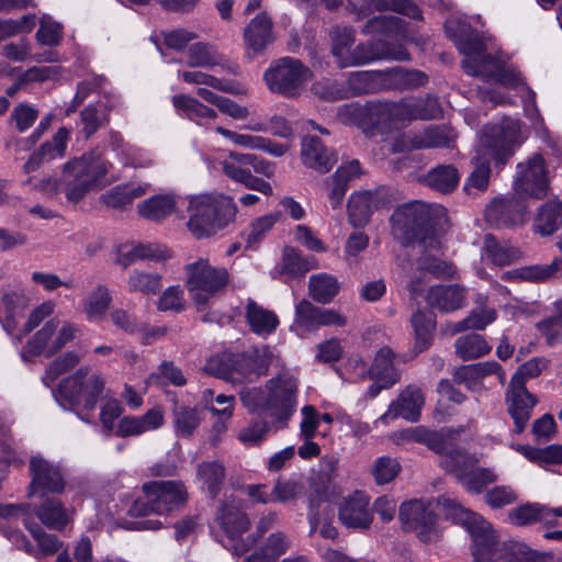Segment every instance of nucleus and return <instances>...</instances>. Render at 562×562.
<instances>
[{
	"mask_svg": "<svg viewBox=\"0 0 562 562\" xmlns=\"http://www.w3.org/2000/svg\"><path fill=\"white\" fill-rule=\"evenodd\" d=\"M442 505L451 519L470 532L474 562H538L537 554L527 546L512 541L501 543L488 521L457 501L443 498Z\"/></svg>",
	"mask_w": 562,
	"mask_h": 562,
	"instance_id": "obj_1",
	"label": "nucleus"
},
{
	"mask_svg": "<svg viewBox=\"0 0 562 562\" xmlns=\"http://www.w3.org/2000/svg\"><path fill=\"white\" fill-rule=\"evenodd\" d=\"M520 144L519 121L506 117L499 123L486 125L476 146L472 159L474 168L464 183V191L468 194L484 192L491 178L490 161L504 166Z\"/></svg>",
	"mask_w": 562,
	"mask_h": 562,
	"instance_id": "obj_2",
	"label": "nucleus"
},
{
	"mask_svg": "<svg viewBox=\"0 0 562 562\" xmlns=\"http://www.w3.org/2000/svg\"><path fill=\"white\" fill-rule=\"evenodd\" d=\"M296 381L289 374H279L266 383V389L246 387L239 392L243 405L251 413L265 414L285 423L296 406Z\"/></svg>",
	"mask_w": 562,
	"mask_h": 562,
	"instance_id": "obj_3",
	"label": "nucleus"
},
{
	"mask_svg": "<svg viewBox=\"0 0 562 562\" xmlns=\"http://www.w3.org/2000/svg\"><path fill=\"white\" fill-rule=\"evenodd\" d=\"M187 228L196 239L215 235L235 220L237 207L231 196L202 193L188 199Z\"/></svg>",
	"mask_w": 562,
	"mask_h": 562,
	"instance_id": "obj_4",
	"label": "nucleus"
},
{
	"mask_svg": "<svg viewBox=\"0 0 562 562\" xmlns=\"http://www.w3.org/2000/svg\"><path fill=\"white\" fill-rule=\"evenodd\" d=\"M111 164L94 151L75 157L63 166V182L69 202H80L89 192L99 191L112 181L108 178Z\"/></svg>",
	"mask_w": 562,
	"mask_h": 562,
	"instance_id": "obj_5",
	"label": "nucleus"
},
{
	"mask_svg": "<svg viewBox=\"0 0 562 562\" xmlns=\"http://www.w3.org/2000/svg\"><path fill=\"white\" fill-rule=\"evenodd\" d=\"M104 389V378L98 372H91L89 366H82L61 380L55 397L65 408H82L86 412H92Z\"/></svg>",
	"mask_w": 562,
	"mask_h": 562,
	"instance_id": "obj_6",
	"label": "nucleus"
},
{
	"mask_svg": "<svg viewBox=\"0 0 562 562\" xmlns=\"http://www.w3.org/2000/svg\"><path fill=\"white\" fill-rule=\"evenodd\" d=\"M443 212L442 206L418 201L402 205L391 216L392 234L395 238L413 245L425 234H436L432 229L434 216Z\"/></svg>",
	"mask_w": 562,
	"mask_h": 562,
	"instance_id": "obj_7",
	"label": "nucleus"
},
{
	"mask_svg": "<svg viewBox=\"0 0 562 562\" xmlns=\"http://www.w3.org/2000/svg\"><path fill=\"white\" fill-rule=\"evenodd\" d=\"M188 291L198 305H204L209 300L225 290L229 281L225 268L214 267L206 259H199L186 267Z\"/></svg>",
	"mask_w": 562,
	"mask_h": 562,
	"instance_id": "obj_8",
	"label": "nucleus"
},
{
	"mask_svg": "<svg viewBox=\"0 0 562 562\" xmlns=\"http://www.w3.org/2000/svg\"><path fill=\"white\" fill-rule=\"evenodd\" d=\"M312 72L300 60L283 57L263 74L268 89L288 98L299 97L311 79Z\"/></svg>",
	"mask_w": 562,
	"mask_h": 562,
	"instance_id": "obj_9",
	"label": "nucleus"
},
{
	"mask_svg": "<svg viewBox=\"0 0 562 562\" xmlns=\"http://www.w3.org/2000/svg\"><path fill=\"white\" fill-rule=\"evenodd\" d=\"M143 491L148 498L144 509L135 504L132 508L134 514L148 515L155 513L164 515L182 507L188 501V491L181 481H154L145 483Z\"/></svg>",
	"mask_w": 562,
	"mask_h": 562,
	"instance_id": "obj_10",
	"label": "nucleus"
},
{
	"mask_svg": "<svg viewBox=\"0 0 562 562\" xmlns=\"http://www.w3.org/2000/svg\"><path fill=\"white\" fill-rule=\"evenodd\" d=\"M79 333V325L53 317L27 341L26 351L31 356L46 355L50 357L76 339Z\"/></svg>",
	"mask_w": 562,
	"mask_h": 562,
	"instance_id": "obj_11",
	"label": "nucleus"
},
{
	"mask_svg": "<svg viewBox=\"0 0 562 562\" xmlns=\"http://www.w3.org/2000/svg\"><path fill=\"white\" fill-rule=\"evenodd\" d=\"M31 482L29 496L46 494H63L66 488V473L58 464L37 453L29 462Z\"/></svg>",
	"mask_w": 562,
	"mask_h": 562,
	"instance_id": "obj_12",
	"label": "nucleus"
},
{
	"mask_svg": "<svg viewBox=\"0 0 562 562\" xmlns=\"http://www.w3.org/2000/svg\"><path fill=\"white\" fill-rule=\"evenodd\" d=\"M514 191L521 198L544 199L549 192L547 168L541 155L533 154L518 164Z\"/></svg>",
	"mask_w": 562,
	"mask_h": 562,
	"instance_id": "obj_13",
	"label": "nucleus"
},
{
	"mask_svg": "<svg viewBox=\"0 0 562 562\" xmlns=\"http://www.w3.org/2000/svg\"><path fill=\"white\" fill-rule=\"evenodd\" d=\"M418 257L416 268L418 271L428 272L437 279L449 280L456 278L457 268L452 262L437 256L441 249V241L436 234H425L417 243L412 245Z\"/></svg>",
	"mask_w": 562,
	"mask_h": 562,
	"instance_id": "obj_14",
	"label": "nucleus"
},
{
	"mask_svg": "<svg viewBox=\"0 0 562 562\" xmlns=\"http://www.w3.org/2000/svg\"><path fill=\"white\" fill-rule=\"evenodd\" d=\"M337 119L345 125H356L363 131L391 124L390 102L348 103L338 106Z\"/></svg>",
	"mask_w": 562,
	"mask_h": 562,
	"instance_id": "obj_15",
	"label": "nucleus"
},
{
	"mask_svg": "<svg viewBox=\"0 0 562 562\" xmlns=\"http://www.w3.org/2000/svg\"><path fill=\"white\" fill-rule=\"evenodd\" d=\"M398 518L403 528L416 532L422 541H431L437 537L436 515L428 502L414 499L403 503L398 510Z\"/></svg>",
	"mask_w": 562,
	"mask_h": 562,
	"instance_id": "obj_16",
	"label": "nucleus"
},
{
	"mask_svg": "<svg viewBox=\"0 0 562 562\" xmlns=\"http://www.w3.org/2000/svg\"><path fill=\"white\" fill-rule=\"evenodd\" d=\"M346 324L347 318L336 310L315 306L304 299L295 306L292 328H296L301 334H307L315 333L323 326L344 327Z\"/></svg>",
	"mask_w": 562,
	"mask_h": 562,
	"instance_id": "obj_17",
	"label": "nucleus"
},
{
	"mask_svg": "<svg viewBox=\"0 0 562 562\" xmlns=\"http://www.w3.org/2000/svg\"><path fill=\"white\" fill-rule=\"evenodd\" d=\"M273 360L274 355L269 346L234 353V383H251L266 375Z\"/></svg>",
	"mask_w": 562,
	"mask_h": 562,
	"instance_id": "obj_18",
	"label": "nucleus"
},
{
	"mask_svg": "<svg viewBox=\"0 0 562 562\" xmlns=\"http://www.w3.org/2000/svg\"><path fill=\"white\" fill-rule=\"evenodd\" d=\"M526 198L516 194L495 198L485 209L486 221L497 227L524 224L528 218Z\"/></svg>",
	"mask_w": 562,
	"mask_h": 562,
	"instance_id": "obj_19",
	"label": "nucleus"
},
{
	"mask_svg": "<svg viewBox=\"0 0 562 562\" xmlns=\"http://www.w3.org/2000/svg\"><path fill=\"white\" fill-rule=\"evenodd\" d=\"M442 115L439 101L435 97L403 99L390 102L391 124L412 120H435Z\"/></svg>",
	"mask_w": 562,
	"mask_h": 562,
	"instance_id": "obj_20",
	"label": "nucleus"
},
{
	"mask_svg": "<svg viewBox=\"0 0 562 562\" xmlns=\"http://www.w3.org/2000/svg\"><path fill=\"white\" fill-rule=\"evenodd\" d=\"M506 403L508 414L514 420L515 432H522L531 418L532 409L537 405L538 398L516 379L514 384L509 383L506 392Z\"/></svg>",
	"mask_w": 562,
	"mask_h": 562,
	"instance_id": "obj_21",
	"label": "nucleus"
},
{
	"mask_svg": "<svg viewBox=\"0 0 562 562\" xmlns=\"http://www.w3.org/2000/svg\"><path fill=\"white\" fill-rule=\"evenodd\" d=\"M338 517L340 522L347 528L369 529L373 521L370 497L363 492H353L340 504Z\"/></svg>",
	"mask_w": 562,
	"mask_h": 562,
	"instance_id": "obj_22",
	"label": "nucleus"
},
{
	"mask_svg": "<svg viewBox=\"0 0 562 562\" xmlns=\"http://www.w3.org/2000/svg\"><path fill=\"white\" fill-rule=\"evenodd\" d=\"M459 52L465 56L462 68L472 76H481V70L490 65L494 57L486 54L483 40L479 34L470 33L456 38Z\"/></svg>",
	"mask_w": 562,
	"mask_h": 562,
	"instance_id": "obj_23",
	"label": "nucleus"
},
{
	"mask_svg": "<svg viewBox=\"0 0 562 562\" xmlns=\"http://www.w3.org/2000/svg\"><path fill=\"white\" fill-rule=\"evenodd\" d=\"M425 405L423 391L416 385L406 386L396 401H393L387 411L380 417L382 422L403 417L404 419L416 423L420 417V411Z\"/></svg>",
	"mask_w": 562,
	"mask_h": 562,
	"instance_id": "obj_24",
	"label": "nucleus"
},
{
	"mask_svg": "<svg viewBox=\"0 0 562 562\" xmlns=\"http://www.w3.org/2000/svg\"><path fill=\"white\" fill-rule=\"evenodd\" d=\"M493 373L498 375L501 384L505 383V372L496 361L460 366L453 371L452 376L456 383L464 384L471 392H479L483 389L484 378Z\"/></svg>",
	"mask_w": 562,
	"mask_h": 562,
	"instance_id": "obj_25",
	"label": "nucleus"
},
{
	"mask_svg": "<svg viewBox=\"0 0 562 562\" xmlns=\"http://www.w3.org/2000/svg\"><path fill=\"white\" fill-rule=\"evenodd\" d=\"M376 59H408V53L402 46L390 47L382 43L368 42L357 45L350 53L348 59H345L346 67L359 66L371 63Z\"/></svg>",
	"mask_w": 562,
	"mask_h": 562,
	"instance_id": "obj_26",
	"label": "nucleus"
},
{
	"mask_svg": "<svg viewBox=\"0 0 562 562\" xmlns=\"http://www.w3.org/2000/svg\"><path fill=\"white\" fill-rule=\"evenodd\" d=\"M562 518V507H548L539 503H527L508 512V520L512 525L524 527L535 522L547 526H555L557 519Z\"/></svg>",
	"mask_w": 562,
	"mask_h": 562,
	"instance_id": "obj_27",
	"label": "nucleus"
},
{
	"mask_svg": "<svg viewBox=\"0 0 562 562\" xmlns=\"http://www.w3.org/2000/svg\"><path fill=\"white\" fill-rule=\"evenodd\" d=\"M301 159L305 167L319 173L328 172L336 164V155L317 136L307 135L301 143Z\"/></svg>",
	"mask_w": 562,
	"mask_h": 562,
	"instance_id": "obj_28",
	"label": "nucleus"
},
{
	"mask_svg": "<svg viewBox=\"0 0 562 562\" xmlns=\"http://www.w3.org/2000/svg\"><path fill=\"white\" fill-rule=\"evenodd\" d=\"M468 290L460 284H440L431 286L427 294V303L443 313L461 310L467 305Z\"/></svg>",
	"mask_w": 562,
	"mask_h": 562,
	"instance_id": "obj_29",
	"label": "nucleus"
},
{
	"mask_svg": "<svg viewBox=\"0 0 562 562\" xmlns=\"http://www.w3.org/2000/svg\"><path fill=\"white\" fill-rule=\"evenodd\" d=\"M349 97L376 93L389 89L387 70L355 71L347 79Z\"/></svg>",
	"mask_w": 562,
	"mask_h": 562,
	"instance_id": "obj_30",
	"label": "nucleus"
},
{
	"mask_svg": "<svg viewBox=\"0 0 562 562\" xmlns=\"http://www.w3.org/2000/svg\"><path fill=\"white\" fill-rule=\"evenodd\" d=\"M291 546L292 540L288 533L282 530L273 531L248 555L247 562H276L291 549Z\"/></svg>",
	"mask_w": 562,
	"mask_h": 562,
	"instance_id": "obj_31",
	"label": "nucleus"
},
{
	"mask_svg": "<svg viewBox=\"0 0 562 562\" xmlns=\"http://www.w3.org/2000/svg\"><path fill=\"white\" fill-rule=\"evenodd\" d=\"M35 514L48 529L61 531L71 522L74 510L67 509L58 498L46 496Z\"/></svg>",
	"mask_w": 562,
	"mask_h": 562,
	"instance_id": "obj_32",
	"label": "nucleus"
},
{
	"mask_svg": "<svg viewBox=\"0 0 562 562\" xmlns=\"http://www.w3.org/2000/svg\"><path fill=\"white\" fill-rule=\"evenodd\" d=\"M164 424L160 408H151L140 417L125 416L119 420L115 435L119 437L138 436L159 428Z\"/></svg>",
	"mask_w": 562,
	"mask_h": 562,
	"instance_id": "obj_33",
	"label": "nucleus"
},
{
	"mask_svg": "<svg viewBox=\"0 0 562 562\" xmlns=\"http://www.w3.org/2000/svg\"><path fill=\"white\" fill-rule=\"evenodd\" d=\"M272 26V21L266 13L254 18L244 32L248 48L258 54L273 43L274 34Z\"/></svg>",
	"mask_w": 562,
	"mask_h": 562,
	"instance_id": "obj_34",
	"label": "nucleus"
},
{
	"mask_svg": "<svg viewBox=\"0 0 562 562\" xmlns=\"http://www.w3.org/2000/svg\"><path fill=\"white\" fill-rule=\"evenodd\" d=\"M203 413L198 406L176 402L172 408V425L175 434L180 438H190L200 427Z\"/></svg>",
	"mask_w": 562,
	"mask_h": 562,
	"instance_id": "obj_35",
	"label": "nucleus"
},
{
	"mask_svg": "<svg viewBox=\"0 0 562 562\" xmlns=\"http://www.w3.org/2000/svg\"><path fill=\"white\" fill-rule=\"evenodd\" d=\"M172 104L178 112L199 125L207 126L217 117L216 112L188 94H176Z\"/></svg>",
	"mask_w": 562,
	"mask_h": 562,
	"instance_id": "obj_36",
	"label": "nucleus"
},
{
	"mask_svg": "<svg viewBox=\"0 0 562 562\" xmlns=\"http://www.w3.org/2000/svg\"><path fill=\"white\" fill-rule=\"evenodd\" d=\"M246 321L251 331L260 337H268L279 325V318L274 312L263 308L251 300L246 305Z\"/></svg>",
	"mask_w": 562,
	"mask_h": 562,
	"instance_id": "obj_37",
	"label": "nucleus"
},
{
	"mask_svg": "<svg viewBox=\"0 0 562 562\" xmlns=\"http://www.w3.org/2000/svg\"><path fill=\"white\" fill-rule=\"evenodd\" d=\"M454 137L452 131L446 126L432 125L408 136V142L414 149L449 147Z\"/></svg>",
	"mask_w": 562,
	"mask_h": 562,
	"instance_id": "obj_38",
	"label": "nucleus"
},
{
	"mask_svg": "<svg viewBox=\"0 0 562 562\" xmlns=\"http://www.w3.org/2000/svg\"><path fill=\"white\" fill-rule=\"evenodd\" d=\"M396 356L389 347H382L375 355L368 373L372 380L384 381L385 386H392L400 380L395 369Z\"/></svg>",
	"mask_w": 562,
	"mask_h": 562,
	"instance_id": "obj_39",
	"label": "nucleus"
},
{
	"mask_svg": "<svg viewBox=\"0 0 562 562\" xmlns=\"http://www.w3.org/2000/svg\"><path fill=\"white\" fill-rule=\"evenodd\" d=\"M216 519L226 536L234 540L240 537L250 526L248 515L236 506L223 504Z\"/></svg>",
	"mask_w": 562,
	"mask_h": 562,
	"instance_id": "obj_40",
	"label": "nucleus"
},
{
	"mask_svg": "<svg viewBox=\"0 0 562 562\" xmlns=\"http://www.w3.org/2000/svg\"><path fill=\"white\" fill-rule=\"evenodd\" d=\"M376 204L378 198L371 192L364 191L351 194L347 205L351 224L353 226L366 225L376 209Z\"/></svg>",
	"mask_w": 562,
	"mask_h": 562,
	"instance_id": "obj_41",
	"label": "nucleus"
},
{
	"mask_svg": "<svg viewBox=\"0 0 562 562\" xmlns=\"http://www.w3.org/2000/svg\"><path fill=\"white\" fill-rule=\"evenodd\" d=\"M177 201L173 194H158L137 205L138 214L149 221L159 222L171 215L176 210Z\"/></svg>",
	"mask_w": 562,
	"mask_h": 562,
	"instance_id": "obj_42",
	"label": "nucleus"
},
{
	"mask_svg": "<svg viewBox=\"0 0 562 562\" xmlns=\"http://www.w3.org/2000/svg\"><path fill=\"white\" fill-rule=\"evenodd\" d=\"M460 175L453 165H438L424 177V183L440 193H450L459 183Z\"/></svg>",
	"mask_w": 562,
	"mask_h": 562,
	"instance_id": "obj_43",
	"label": "nucleus"
},
{
	"mask_svg": "<svg viewBox=\"0 0 562 562\" xmlns=\"http://www.w3.org/2000/svg\"><path fill=\"white\" fill-rule=\"evenodd\" d=\"M562 225V202L551 200L544 203L535 217L533 228L537 233L549 236Z\"/></svg>",
	"mask_w": 562,
	"mask_h": 562,
	"instance_id": "obj_44",
	"label": "nucleus"
},
{
	"mask_svg": "<svg viewBox=\"0 0 562 562\" xmlns=\"http://www.w3.org/2000/svg\"><path fill=\"white\" fill-rule=\"evenodd\" d=\"M340 290L336 277L328 273L312 274L308 281V294L317 303H330Z\"/></svg>",
	"mask_w": 562,
	"mask_h": 562,
	"instance_id": "obj_45",
	"label": "nucleus"
},
{
	"mask_svg": "<svg viewBox=\"0 0 562 562\" xmlns=\"http://www.w3.org/2000/svg\"><path fill=\"white\" fill-rule=\"evenodd\" d=\"M217 404H226L224 408L210 407V412L217 417L210 430V443L216 446L221 441V437L227 430V422L232 418L235 407V397L233 395L220 394L216 396Z\"/></svg>",
	"mask_w": 562,
	"mask_h": 562,
	"instance_id": "obj_46",
	"label": "nucleus"
},
{
	"mask_svg": "<svg viewBox=\"0 0 562 562\" xmlns=\"http://www.w3.org/2000/svg\"><path fill=\"white\" fill-rule=\"evenodd\" d=\"M179 75L188 83L207 86L221 92L235 95L246 93V90L237 82L217 78L203 71H182Z\"/></svg>",
	"mask_w": 562,
	"mask_h": 562,
	"instance_id": "obj_47",
	"label": "nucleus"
},
{
	"mask_svg": "<svg viewBox=\"0 0 562 562\" xmlns=\"http://www.w3.org/2000/svg\"><path fill=\"white\" fill-rule=\"evenodd\" d=\"M519 280L541 283L562 277V258L550 263L525 266L517 269Z\"/></svg>",
	"mask_w": 562,
	"mask_h": 562,
	"instance_id": "obj_48",
	"label": "nucleus"
},
{
	"mask_svg": "<svg viewBox=\"0 0 562 562\" xmlns=\"http://www.w3.org/2000/svg\"><path fill=\"white\" fill-rule=\"evenodd\" d=\"M456 355L462 360H473L487 355L492 346L479 334H468L459 337L454 342Z\"/></svg>",
	"mask_w": 562,
	"mask_h": 562,
	"instance_id": "obj_49",
	"label": "nucleus"
},
{
	"mask_svg": "<svg viewBox=\"0 0 562 562\" xmlns=\"http://www.w3.org/2000/svg\"><path fill=\"white\" fill-rule=\"evenodd\" d=\"M483 254L496 266L510 265L520 258V251L516 247L498 241L493 235L484 237Z\"/></svg>",
	"mask_w": 562,
	"mask_h": 562,
	"instance_id": "obj_50",
	"label": "nucleus"
},
{
	"mask_svg": "<svg viewBox=\"0 0 562 562\" xmlns=\"http://www.w3.org/2000/svg\"><path fill=\"white\" fill-rule=\"evenodd\" d=\"M196 476L206 486L212 497H215L226 476L225 467L220 461L202 462L196 468Z\"/></svg>",
	"mask_w": 562,
	"mask_h": 562,
	"instance_id": "obj_51",
	"label": "nucleus"
},
{
	"mask_svg": "<svg viewBox=\"0 0 562 562\" xmlns=\"http://www.w3.org/2000/svg\"><path fill=\"white\" fill-rule=\"evenodd\" d=\"M476 459L461 449L452 448L440 460V465L449 473H453L461 482L470 468L476 464Z\"/></svg>",
	"mask_w": 562,
	"mask_h": 562,
	"instance_id": "obj_52",
	"label": "nucleus"
},
{
	"mask_svg": "<svg viewBox=\"0 0 562 562\" xmlns=\"http://www.w3.org/2000/svg\"><path fill=\"white\" fill-rule=\"evenodd\" d=\"M112 302L109 289L99 284L85 300L83 311L89 321L103 318Z\"/></svg>",
	"mask_w": 562,
	"mask_h": 562,
	"instance_id": "obj_53",
	"label": "nucleus"
},
{
	"mask_svg": "<svg viewBox=\"0 0 562 562\" xmlns=\"http://www.w3.org/2000/svg\"><path fill=\"white\" fill-rule=\"evenodd\" d=\"M389 89H413L424 86L428 78L420 70L392 68L387 70Z\"/></svg>",
	"mask_w": 562,
	"mask_h": 562,
	"instance_id": "obj_54",
	"label": "nucleus"
},
{
	"mask_svg": "<svg viewBox=\"0 0 562 562\" xmlns=\"http://www.w3.org/2000/svg\"><path fill=\"white\" fill-rule=\"evenodd\" d=\"M161 289V277L156 272L134 269L127 279V290L145 295H155Z\"/></svg>",
	"mask_w": 562,
	"mask_h": 562,
	"instance_id": "obj_55",
	"label": "nucleus"
},
{
	"mask_svg": "<svg viewBox=\"0 0 562 562\" xmlns=\"http://www.w3.org/2000/svg\"><path fill=\"white\" fill-rule=\"evenodd\" d=\"M333 42V55L340 68H346L345 59H348L351 53V46L355 42V33L350 27L335 26L330 31Z\"/></svg>",
	"mask_w": 562,
	"mask_h": 562,
	"instance_id": "obj_56",
	"label": "nucleus"
},
{
	"mask_svg": "<svg viewBox=\"0 0 562 562\" xmlns=\"http://www.w3.org/2000/svg\"><path fill=\"white\" fill-rule=\"evenodd\" d=\"M315 496L310 497V513H308V521H310V533H314L318 530L319 535L325 539H335L338 536L337 529L328 521H322L318 512L316 510L317 502L322 501L326 497L325 492H321L318 487L314 490Z\"/></svg>",
	"mask_w": 562,
	"mask_h": 562,
	"instance_id": "obj_57",
	"label": "nucleus"
},
{
	"mask_svg": "<svg viewBox=\"0 0 562 562\" xmlns=\"http://www.w3.org/2000/svg\"><path fill=\"white\" fill-rule=\"evenodd\" d=\"M412 326L415 331L416 347L419 351L427 349L432 340L435 321L430 313L417 311L412 315Z\"/></svg>",
	"mask_w": 562,
	"mask_h": 562,
	"instance_id": "obj_58",
	"label": "nucleus"
},
{
	"mask_svg": "<svg viewBox=\"0 0 562 562\" xmlns=\"http://www.w3.org/2000/svg\"><path fill=\"white\" fill-rule=\"evenodd\" d=\"M80 356L75 351H67L57 357L46 368L45 374L42 378L43 382L50 386L59 375L75 368L80 362Z\"/></svg>",
	"mask_w": 562,
	"mask_h": 562,
	"instance_id": "obj_59",
	"label": "nucleus"
},
{
	"mask_svg": "<svg viewBox=\"0 0 562 562\" xmlns=\"http://www.w3.org/2000/svg\"><path fill=\"white\" fill-rule=\"evenodd\" d=\"M234 353L223 352L212 356L205 363L204 370L209 374L234 383Z\"/></svg>",
	"mask_w": 562,
	"mask_h": 562,
	"instance_id": "obj_60",
	"label": "nucleus"
},
{
	"mask_svg": "<svg viewBox=\"0 0 562 562\" xmlns=\"http://www.w3.org/2000/svg\"><path fill=\"white\" fill-rule=\"evenodd\" d=\"M24 526L30 531V533L33 536V538L36 541L37 547L43 555H46V557L53 555L59 550L61 542L58 540V538L55 535L47 533L35 521H30V520L25 519Z\"/></svg>",
	"mask_w": 562,
	"mask_h": 562,
	"instance_id": "obj_61",
	"label": "nucleus"
},
{
	"mask_svg": "<svg viewBox=\"0 0 562 562\" xmlns=\"http://www.w3.org/2000/svg\"><path fill=\"white\" fill-rule=\"evenodd\" d=\"M69 130L66 127H60L52 140L43 143L38 149H36L40 155L44 158L45 161H50L56 158H61L65 156L67 143L69 139Z\"/></svg>",
	"mask_w": 562,
	"mask_h": 562,
	"instance_id": "obj_62",
	"label": "nucleus"
},
{
	"mask_svg": "<svg viewBox=\"0 0 562 562\" xmlns=\"http://www.w3.org/2000/svg\"><path fill=\"white\" fill-rule=\"evenodd\" d=\"M488 63L490 65L481 70V77L493 79L507 87H516L521 82V78L518 72L513 69L505 68L496 58Z\"/></svg>",
	"mask_w": 562,
	"mask_h": 562,
	"instance_id": "obj_63",
	"label": "nucleus"
},
{
	"mask_svg": "<svg viewBox=\"0 0 562 562\" xmlns=\"http://www.w3.org/2000/svg\"><path fill=\"white\" fill-rule=\"evenodd\" d=\"M366 33H381L394 36L403 31V20L396 15H378L370 19L364 25Z\"/></svg>",
	"mask_w": 562,
	"mask_h": 562,
	"instance_id": "obj_64",
	"label": "nucleus"
}]
</instances>
